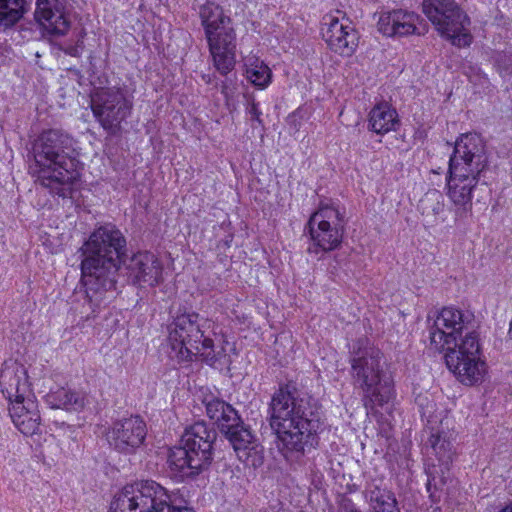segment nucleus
I'll use <instances>...</instances> for the list:
<instances>
[{
  "mask_svg": "<svg viewBox=\"0 0 512 512\" xmlns=\"http://www.w3.org/2000/svg\"><path fill=\"white\" fill-rule=\"evenodd\" d=\"M479 328L480 322L472 312L454 307H444L427 317L429 348L446 351L444 358L448 369L467 386L481 383L487 372Z\"/></svg>",
  "mask_w": 512,
  "mask_h": 512,
  "instance_id": "obj_1",
  "label": "nucleus"
},
{
  "mask_svg": "<svg viewBox=\"0 0 512 512\" xmlns=\"http://www.w3.org/2000/svg\"><path fill=\"white\" fill-rule=\"evenodd\" d=\"M268 421L277 447L287 460H299L316 449L325 428L322 405L293 382L280 385L272 395Z\"/></svg>",
  "mask_w": 512,
  "mask_h": 512,
  "instance_id": "obj_2",
  "label": "nucleus"
},
{
  "mask_svg": "<svg viewBox=\"0 0 512 512\" xmlns=\"http://www.w3.org/2000/svg\"><path fill=\"white\" fill-rule=\"evenodd\" d=\"M126 238L113 224L94 229L78 252L81 257V281L86 298L95 311L116 289L119 269L126 257Z\"/></svg>",
  "mask_w": 512,
  "mask_h": 512,
  "instance_id": "obj_3",
  "label": "nucleus"
},
{
  "mask_svg": "<svg viewBox=\"0 0 512 512\" xmlns=\"http://www.w3.org/2000/svg\"><path fill=\"white\" fill-rule=\"evenodd\" d=\"M32 155L35 182L53 196L72 198L82 168L73 137L61 129L44 130L32 143Z\"/></svg>",
  "mask_w": 512,
  "mask_h": 512,
  "instance_id": "obj_4",
  "label": "nucleus"
},
{
  "mask_svg": "<svg viewBox=\"0 0 512 512\" xmlns=\"http://www.w3.org/2000/svg\"><path fill=\"white\" fill-rule=\"evenodd\" d=\"M488 167L485 143L477 133L462 134L454 145L446 176L447 195L460 217L472 209V193Z\"/></svg>",
  "mask_w": 512,
  "mask_h": 512,
  "instance_id": "obj_5",
  "label": "nucleus"
},
{
  "mask_svg": "<svg viewBox=\"0 0 512 512\" xmlns=\"http://www.w3.org/2000/svg\"><path fill=\"white\" fill-rule=\"evenodd\" d=\"M350 375L355 387L363 392L366 408L383 407L395 394L394 380L381 350L362 337L349 348Z\"/></svg>",
  "mask_w": 512,
  "mask_h": 512,
  "instance_id": "obj_6",
  "label": "nucleus"
},
{
  "mask_svg": "<svg viewBox=\"0 0 512 512\" xmlns=\"http://www.w3.org/2000/svg\"><path fill=\"white\" fill-rule=\"evenodd\" d=\"M218 433L204 420L185 428L180 444L169 450L167 465L169 476L178 482L195 480L208 470Z\"/></svg>",
  "mask_w": 512,
  "mask_h": 512,
  "instance_id": "obj_7",
  "label": "nucleus"
},
{
  "mask_svg": "<svg viewBox=\"0 0 512 512\" xmlns=\"http://www.w3.org/2000/svg\"><path fill=\"white\" fill-rule=\"evenodd\" d=\"M170 313L173 321L168 326V340L179 362H190L200 356L206 364L214 366L225 356L224 348L217 350L213 340L204 335L206 319L181 305L172 307Z\"/></svg>",
  "mask_w": 512,
  "mask_h": 512,
  "instance_id": "obj_8",
  "label": "nucleus"
},
{
  "mask_svg": "<svg viewBox=\"0 0 512 512\" xmlns=\"http://www.w3.org/2000/svg\"><path fill=\"white\" fill-rule=\"evenodd\" d=\"M110 512H195L188 507L185 490H168L154 480L126 485L110 504Z\"/></svg>",
  "mask_w": 512,
  "mask_h": 512,
  "instance_id": "obj_9",
  "label": "nucleus"
},
{
  "mask_svg": "<svg viewBox=\"0 0 512 512\" xmlns=\"http://www.w3.org/2000/svg\"><path fill=\"white\" fill-rule=\"evenodd\" d=\"M199 17L204 29L214 66L222 75L235 66L236 34L231 18L214 2L207 1L199 7Z\"/></svg>",
  "mask_w": 512,
  "mask_h": 512,
  "instance_id": "obj_10",
  "label": "nucleus"
},
{
  "mask_svg": "<svg viewBox=\"0 0 512 512\" xmlns=\"http://www.w3.org/2000/svg\"><path fill=\"white\" fill-rule=\"evenodd\" d=\"M345 213L333 205H322L309 218L304 233L311 241L308 254H325L338 249L343 241Z\"/></svg>",
  "mask_w": 512,
  "mask_h": 512,
  "instance_id": "obj_11",
  "label": "nucleus"
},
{
  "mask_svg": "<svg viewBox=\"0 0 512 512\" xmlns=\"http://www.w3.org/2000/svg\"><path fill=\"white\" fill-rule=\"evenodd\" d=\"M90 106L100 126L108 134L116 135L132 113L133 96L125 87L97 88L91 94Z\"/></svg>",
  "mask_w": 512,
  "mask_h": 512,
  "instance_id": "obj_12",
  "label": "nucleus"
},
{
  "mask_svg": "<svg viewBox=\"0 0 512 512\" xmlns=\"http://www.w3.org/2000/svg\"><path fill=\"white\" fill-rule=\"evenodd\" d=\"M146 436V423L138 415L117 419L104 432L109 448L123 455L135 454Z\"/></svg>",
  "mask_w": 512,
  "mask_h": 512,
  "instance_id": "obj_13",
  "label": "nucleus"
},
{
  "mask_svg": "<svg viewBox=\"0 0 512 512\" xmlns=\"http://www.w3.org/2000/svg\"><path fill=\"white\" fill-rule=\"evenodd\" d=\"M322 36L327 46L342 57H351L359 44V33L351 20L340 10L323 17Z\"/></svg>",
  "mask_w": 512,
  "mask_h": 512,
  "instance_id": "obj_14",
  "label": "nucleus"
},
{
  "mask_svg": "<svg viewBox=\"0 0 512 512\" xmlns=\"http://www.w3.org/2000/svg\"><path fill=\"white\" fill-rule=\"evenodd\" d=\"M68 0H36L34 17L43 33L51 37H61L70 28Z\"/></svg>",
  "mask_w": 512,
  "mask_h": 512,
  "instance_id": "obj_15",
  "label": "nucleus"
},
{
  "mask_svg": "<svg viewBox=\"0 0 512 512\" xmlns=\"http://www.w3.org/2000/svg\"><path fill=\"white\" fill-rule=\"evenodd\" d=\"M222 435L228 440L238 459L248 466L258 467L263 463L262 448L257 444L251 427L242 417L239 423H234Z\"/></svg>",
  "mask_w": 512,
  "mask_h": 512,
  "instance_id": "obj_16",
  "label": "nucleus"
},
{
  "mask_svg": "<svg viewBox=\"0 0 512 512\" xmlns=\"http://www.w3.org/2000/svg\"><path fill=\"white\" fill-rule=\"evenodd\" d=\"M422 11L439 33L456 32L467 14L455 0H423Z\"/></svg>",
  "mask_w": 512,
  "mask_h": 512,
  "instance_id": "obj_17",
  "label": "nucleus"
},
{
  "mask_svg": "<svg viewBox=\"0 0 512 512\" xmlns=\"http://www.w3.org/2000/svg\"><path fill=\"white\" fill-rule=\"evenodd\" d=\"M123 258L122 264L128 271V276L134 285L156 286L159 284L163 267L157 256L149 251L137 252L128 260Z\"/></svg>",
  "mask_w": 512,
  "mask_h": 512,
  "instance_id": "obj_18",
  "label": "nucleus"
},
{
  "mask_svg": "<svg viewBox=\"0 0 512 512\" xmlns=\"http://www.w3.org/2000/svg\"><path fill=\"white\" fill-rule=\"evenodd\" d=\"M0 388L9 404L33 396L26 367L13 359L5 361L2 365Z\"/></svg>",
  "mask_w": 512,
  "mask_h": 512,
  "instance_id": "obj_19",
  "label": "nucleus"
},
{
  "mask_svg": "<svg viewBox=\"0 0 512 512\" xmlns=\"http://www.w3.org/2000/svg\"><path fill=\"white\" fill-rule=\"evenodd\" d=\"M420 16L404 9L382 11L377 21L378 31L387 37H405L419 34Z\"/></svg>",
  "mask_w": 512,
  "mask_h": 512,
  "instance_id": "obj_20",
  "label": "nucleus"
},
{
  "mask_svg": "<svg viewBox=\"0 0 512 512\" xmlns=\"http://www.w3.org/2000/svg\"><path fill=\"white\" fill-rule=\"evenodd\" d=\"M9 414L19 431L32 436L40 428V412L34 395L9 404Z\"/></svg>",
  "mask_w": 512,
  "mask_h": 512,
  "instance_id": "obj_21",
  "label": "nucleus"
},
{
  "mask_svg": "<svg viewBox=\"0 0 512 512\" xmlns=\"http://www.w3.org/2000/svg\"><path fill=\"white\" fill-rule=\"evenodd\" d=\"M430 446L432 447L435 455L438 457V460L440 462V471L441 476H436L438 471L436 470L435 466L433 469H430L428 474V480H427V490L430 493V498L432 501L434 500V493L432 492V488L434 490L440 489L445 484V476H444V470L449 469V464L452 462L453 459V445L452 443L446 439L445 436H442L440 434L431 435L429 438Z\"/></svg>",
  "mask_w": 512,
  "mask_h": 512,
  "instance_id": "obj_22",
  "label": "nucleus"
},
{
  "mask_svg": "<svg viewBox=\"0 0 512 512\" xmlns=\"http://www.w3.org/2000/svg\"><path fill=\"white\" fill-rule=\"evenodd\" d=\"M363 496L372 512H400L395 493L389 489L382 479L367 482Z\"/></svg>",
  "mask_w": 512,
  "mask_h": 512,
  "instance_id": "obj_23",
  "label": "nucleus"
},
{
  "mask_svg": "<svg viewBox=\"0 0 512 512\" xmlns=\"http://www.w3.org/2000/svg\"><path fill=\"white\" fill-rule=\"evenodd\" d=\"M205 406L207 417L217 427L219 432L222 434L226 429L229 431V427L239 422L241 415L239 412L225 400L213 395H206L202 400Z\"/></svg>",
  "mask_w": 512,
  "mask_h": 512,
  "instance_id": "obj_24",
  "label": "nucleus"
},
{
  "mask_svg": "<svg viewBox=\"0 0 512 512\" xmlns=\"http://www.w3.org/2000/svg\"><path fill=\"white\" fill-rule=\"evenodd\" d=\"M369 129L377 134L384 135L396 130L399 125L397 111L388 103L374 106L369 113Z\"/></svg>",
  "mask_w": 512,
  "mask_h": 512,
  "instance_id": "obj_25",
  "label": "nucleus"
},
{
  "mask_svg": "<svg viewBox=\"0 0 512 512\" xmlns=\"http://www.w3.org/2000/svg\"><path fill=\"white\" fill-rule=\"evenodd\" d=\"M45 400L53 409L79 410L85 405V397L81 393L63 387L50 391Z\"/></svg>",
  "mask_w": 512,
  "mask_h": 512,
  "instance_id": "obj_26",
  "label": "nucleus"
},
{
  "mask_svg": "<svg viewBox=\"0 0 512 512\" xmlns=\"http://www.w3.org/2000/svg\"><path fill=\"white\" fill-rule=\"evenodd\" d=\"M26 0H0V32L15 26L25 15Z\"/></svg>",
  "mask_w": 512,
  "mask_h": 512,
  "instance_id": "obj_27",
  "label": "nucleus"
},
{
  "mask_svg": "<svg viewBox=\"0 0 512 512\" xmlns=\"http://www.w3.org/2000/svg\"><path fill=\"white\" fill-rule=\"evenodd\" d=\"M418 210L425 221L433 225L444 211V198L438 190L428 191L419 201Z\"/></svg>",
  "mask_w": 512,
  "mask_h": 512,
  "instance_id": "obj_28",
  "label": "nucleus"
},
{
  "mask_svg": "<svg viewBox=\"0 0 512 512\" xmlns=\"http://www.w3.org/2000/svg\"><path fill=\"white\" fill-rule=\"evenodd\" d=\"M247 79L257 87L265 88L271 81L270 68L259 58L249 57L245 63Z\"/></svg>",
  "mask_w": 512,
  "mask_h": 512,
  "instance_id": "obj_29",
  "label": "nucleus"
},
{
  "mask_svg": "<svg viewBox=\"0 0 512 512\" xmlns=\"http://www.w3.org/2000/svg\"><path fill=\"white\" fill-rule=\"evenodd\" d=\"M461 24L462 27L456 32L449 31L448 33H440V35L448 39L452 45L459 48L467 47L472 43V36L466 29V26L470 24L469 17L467 16V20L463 21Z\"/></svg>",
  "mask_w": 512,
  "mask_h": 512,
  "instance_id": "obj_30",
  "label": "nucleus"
},
{
  "mask_svg": "<svg viewBox=\"0 0 512 512\" xmlns=\"http://www.w3.org/2000/svg\"><path fill=\"white\" fill-rule=\"evenodd\" d=\"M495 62L501 74L509 75L512 73V59L506 53H499L496 57Z\"/></svg>",
  "mask_w": 512,
  "mask_h": 512,
  "instance_id": "obj_31",
  "label": "nucleus"
},
{
  "mask_svg": "<svg viewBox=\"0 0 512 512\" xmlns=\"http://www.w3.org/2000/svg\"><path fill=\"white\" fill-rule=\"evenodd\" d=\"M246 113L251 116L252 121L257 122L261 126L263 125V120L261 119L262 112L253 97L247 99Z\"/></svg>",
  "mask_w": 512,
  "mask_h": 512,
  "instance_id": "obj_32",
  "label": "nucleus"
},
{
  "mask_svg": "<svg viewBox=\"0 0 512 512\" xmlns=\"http://www.w3.org/2000/svg\"><path fill=\"white\" fill-rule=\"evenodd\" d=\"M340 512H361L350 499H344Z\"/></svg>",
  "mask_w": 512,
  "mask_h": 512,
  "instance_id": "obj_33",
  "label": "nucleus"
},
{
  "mask_svg": "<svg viewBox=\"0 0 512 512\" xmlns=\"http://www.w3.org/2000/svg\"><path fill=\"white\" fill-rule=\"evenodd\" d=\"M64 52L70 56L78 57L79 56V49L78 46H70L64 50Z\"/></svg>",
  "mask_w": 512,
  "mask_h": 512,
  "instance_id": "obj_34",
  "label": "nucleus"
},
{
  "mask_svg": "<svg viewBox=\"0 0 512 512\" xmlns=\"http://www.w3.org/2000/svg\"><path fill=\"white\" fill-rule=\"evenodd\" d=\"M201 78L206 84H211L215 79V75L214 74H202Z\"/></svg>",
  "mask_w": 512,
  "mask_h": 512,
  "instance_id": "obj_35",
  "label": "nucleus"
},
{
  "mask_svg": "<svg viewBox=\"0 0 512 512\" xmlns=\"http://www.w3.org/2000/svg\"><path fill=\"white\" fill-rule=\"evenodd\" d=\"M506 343L509 345L510 348H512V318H511V321L509 324V330H508Z\"/></svg>",
  "mask_w": 512,
  "mask_h": 512,
  "instance_id": "obj_36",
  "label": "nucleus"
},
{
  "mask_svg": "<svg viewBox=\"0 0 512 512\" xmlns=\"http://www.w3.org/2000/svg\"><path fill=\"white\" fill-rule=\"evenodd\" d=\"M496 512H512V503H509Z\"/></svg>",
  "mask_w": 512,
  "mask_h": 512,
  "instance_id": "obj_37",
  "label": "nucleus"
},
{
  "mask_svg": "<svg viewBox=\"0 0 512 512\" xmlns=\"http://www.w3.org/2000/svg\"><path fill=\"white\" fill-rule=\"evenodd\" d=\"M429 512H443L442 509L440 507H433L431 506L430 509H429Z\"/></svg>",
  "mask_w": 512,
  "mask_h": 512,
  "instance_id": "obj_38",
  "label": "nucleus"
},
{
  "mask_svg": "<svg viewBox=\"0 0 512 512\" xmlns=\"http://www.w3.org/2000/svg\"><path fill=\"white\" fill-rule=\"evenodd\" d=\"M226 89H227V85L224 82H222V87H221L222 93L225 94L226 93Z\"/></svg>",
  "mask_w": 512,
  "mask_h": 512,
  "instance_id": "obj_39",
  "label": "nucleus"
}]
</instances>
